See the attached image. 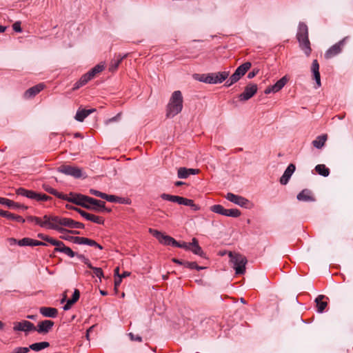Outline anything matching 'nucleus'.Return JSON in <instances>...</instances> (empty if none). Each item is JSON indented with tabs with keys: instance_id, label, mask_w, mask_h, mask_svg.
I'll list each match as a JSON object with an SVG mask.
<instances>
[{
	"instance_id": "1",
	"label": "nucleus",
	"mask_w": 353,
	"mask_h": 353,
	"mask_svg": "<svg viewBox=\"0 0 353 353\" xmlns=\"http://www.w3.org/2000/svg\"><path fill=\"white\" fill-rule=\"evenodd\" d=\"M183 100L181 92L179 90L174 91L172 94V96L167 105V117L172 118L180 113L183 109Z\"/></svg>"
},
{
	"instance_id": "2",
	"label": "nucleus",
	"mask_w": 353,
	"mask_h": 353,
	"mask_svg": "<svg viewBox=\"0 0 353 353\" xmlns=\"http://www.w3.org/2000/svg\"><path fill=\"white\" fill-rule=\"evenodd\" d=\"M43 219H45V228L55 230L61 233L66 231V229L62 228L64 217L46 214L43 216Z\"/></svg>"
},
{
	"instance_id": "3",
	"label": "nucleus",
	"mask_w": 353,
	"mask_h": 353,
	"mask_svg": "<svg viewBox=\"0 0 353 353\" xmlns=\"http://www.w3.org/2000/svg\"><path fill=\"white\" fill-rule=\"evenodd\" d=\"M230 261L233 264L236 274H243L245 272V265L248 262L247 259L242 254L237 253H229Z\"/></svg>"
},
{
	"instance_id": "4",
	"label": "nucleus",
	"mask_w": 353,
	"mask_h": 353,
	"mask_svg": "<svg viewBox=\"0 0 353 353\" xmlns=\"http://www.w3.org/2000/svg\"><path fill=\"white\" fill-rule=\"evenodd\" d=\"M229 72H218L203 74L199 79L200 81L209 84L221 83L229 77Z\"/></svg>"
},
{
	"instance_id": "5",
	"label": "nucleus",
	"mask_w": 353,
	"mask_h": 353,
	"mask_svg": "<svg viewBox=\"0 0 353 353\" xmlns=\"http://www.w3.org/2000/svg\"><path fill=\"white\" fill-rule=\"evenodd\" d=\"M16 193L18 195H21V196H26L28 199L35 200L37 201H48L51 199V197H50L49 196H48L46 194L37 193L34 191L28 190H26V189H24L22 188H18L16 190Z\"/></svg>"
},
{
	"instance_id": "6",
	"label": "nucleus",
	"mask_w": 353,
	"mask_h": 353,
	"mask_svg": "<svg viewBox=\"0 0 353 353\" xmlns=\"http://www.w3.org/2000/svg\"><path fill=\"white\" fill-rule=\"evenodd\" d=\"M149 232L163 245L174 246L176 244V241L174 238L165 235L159 230L150 228Z\"/></svg>"
},
{
	"instance_id": "7",
	"label": "nucleus",
	"mask_w": 353,
	"mask_h": 353,
	"mask_svg": "<svg viewBox=\"0 0 353 353\" xmlns=\"http://www.w3.org/2000/svg\"><path fill=\"white\" fill-rule=\"evenodd\" d=\"M63 197H65V199H62L63 200L74 203L87 209L91 208V206L86 203L87 200L84 199L85 197H88V196H85L80 194L70 193V196L63 194Z\"/></svg>"
},
{
	"instance_id": "8",
	"label": "nucleus",
	"mask_w": 353,
	"mask_h": 353,
	"mask_svg": "<svg viewBox=\"0 0 353 353\" xmlns=\"http://www.w3.org/2000/svg\"><path fill=\"white\" fill-rule=\"evenodd\" d=\"M348 39L347 37H344L343 39L339 41L338 43H335L332 46H331L325 53V58L327 59H332L336 55L339 54L341 52L343 46L345 44L346 40Z\"/></svg>"
},
{
	"instance_id": "9",
	"label": "nucleus",
	"mask_w": 353,
	"mask_h": 353,
	"mask_svg": "<svg viewBox=\"0 0 353 353\" xmlns=\"http://www.w3.org/2000/svg\"><path fill=\"white\" fill-rule=\"evenodd\" d=\"M57 171L66 175L72 176L74 178H80L82 175V171L77 167L68 165H63L57 168Z\"/></svg>"
},
{
	"instance_id": "10",
	"label": "nucleus",
	"mask_w": 353,
	"mask_h": 353,
	"mask_svg": "<svg viewBox=\"0 0 353 353\" xmlns=\"http://www.w3.org/2000/svg\"><path fill=\"white\" fill-rule=\"evenodd\" d=\"M258 88L256 84L249 83L245 88L244 91L239 94V99L240 101H248L251 99L257 92Z\"/></svg>"
},
{
	"instance_id": "11",
	"label": "nucleus",
	"mask_w": 353,
	"mask_h": 353,
	"mask_svg": "<svg viewBox=\"0 0 353 353\" xmlns=\"http://www.w3.org/2000/svg\"><path fill=\"white\" fill-rule=\"evenodd\" d=\"M225 199L229 201L239 205L240 207L247 208L248 205L250 203L249 200L246 198L231 192H228L226 194Z\"/></svg>"
},
{
	"instance_id": "12",
	"label": "nucleus",
	"mask_w": 353,
	"mask_h": 353,
	"mask_svg": "<svg viewBox=\"0 0 353 353\" xmlns=\"http://www.w3.org/2000/svg\"><path fill=\"white\" fill-rule=\"evenodd\" d=\"M87 200V203L91 206L90 210H95V211H107L110 212V210L105 208V202L101 201L100 200L95 199L94 198L88 196L85 197Z\"/></svg>"
},
{
	"instance_id": "13",
	"label": "nucleus",
	"mask_w": 353,
	"mask_h": 353,
	"mask_svg": "<svg viewBox=\"0 0 353 353\" xmlns=\"http://www.w3.org/2000/svg\"><path fill=\"white\" fill-rule=\"evenodd\" d=\"M13 330L14 331H21V332H30L32 330H35L36 327L34 324L28 321H21L20 322L14 323Z\"/></svg>"
},
{
	"instance_id": "14",
	"label": "nucleus",
	"mask_w": 353,
	"mask_h": 353,
	"mask_svg": "<svg viewBox=\"0 0 353 353\" xmlns=\"http://www.w3.org/2000/svg\"><path fill=\"white\" fill-rule=\"evenodd\" d=\"M72 209H74L76 210L78 213H79L83 218H85L86 220L92 221L93 223H97V224H103L104 219L101 216H96L92 214L88 213L85 212L84 210H82L79 208H71Z\"/></svg>"
},
{
	"instance_id": "15",
	"label": "nucleus",
	"mask_w": 353,
	"mask_h": 353,
	"mask_svg": "<svg viewBox=\"0 0 353 353\" xmlns=\"http://www.w3.org/2000/svg\"><path fill=\"white\" fill-rule=\"evenodd\" d=\"M54 322L50 320H44L41 321L38 325L35 330L40 334L48 333L52 328Z\"/></svg>"
},
{
	"instance_id": "16",
	"label": "nucleus",
	"mask_w": 353,
	"mask_h": 353,
	"mask_svg": "<svg viewBox=\"0 0 353 353\" xmlns=\"http://www.w3.org/2000/svg\"><path fill=\"white\" fill-rule=\"evenodd\" d=\"M295 170V165L293 163H290L285 170L283 174L280 178L279 181L281 184L286 185L289 182V180L290 179Z\"/></svg>"
},
{
	"instance_id": "17",
	"label": "nucleus",
	"mask_w": 353,
	"mask_h": 353,
	"mask_svg": "<svg viewBox=\"0 0 353 353\" xmlns=\"http://www.w3.org/2000/svg\"><path fill=\"white\" fill-rule=\"evenodd\" d=\"M18 245L19 246H45L46 243L30 238H23L19 240Z\"/></svg>"
},
{
	"instance_id": "18",
	"label": "nucleus",
	"mask_w": 353,
	"mask_h": 353,
	"mask_svg": "<svg viewBox=\"0 0 353 353\" xmlns=\"http://www.w3.org/2000/svg\"><path fill=\"white\" fill-rule=\"evenodd\" d=\"M0 203L2 205H5L10 208L21 209L23 210L27 209L26 206L19 204L18 203H15L13 201L6 198L0 197Z\"/></svg>"
},
{
	"instance_id": "19",
	"label": "nucleus",
	"mask_w": 353,
	"mask_h": 353,
	"mask_svg": "<svg viewBox=\"0 0 353 353\" xmlns=\"http://www.w3.org/2000/svg\"><path fill=\"white\" fill-rule=\"evenodd\" d=\"M198 173V169L179 168L177 172V176L179 179H186L190 174H196Z\"/></svg>"
},
{
	"instance_id": "20",
	"label": "nucleus",
	"mask_w": 353,
	"mask_h": 353,
	"mask_svg": "<svg viewBox=\"0 0 353 353\" xmlns=\"http://www.w3.org/2000/svg\"><path fill=\"white\" fill-rule=\"evenodd\" d=\"M296 38L298 41L308 39V28L303 22H300L299 24Z\"/></svg>"
},
{
	"instance_id": "21",
	"label": "nucleus",
	"mask_w": 353,
	"mask_h": 353,
	"mask_svg": "<svg viewBox=\"0 0 353 353\" xmlns=\"http://www.w3.org/2000/svg\"><path fill=\"white\" fill-rule=\"evenodd\" d=\"M44 88V85L43 83L37 84L29 89H28L24 93V97L26 99H29L34 97L39 92H41Z\"/></svg>"
},
{
	"instance_id": "22",
	"label": "nucleus",
	"mask_w": 353,
	"mask_h": 353,
	"mask_svg": "<svg viewBox=\"0 0 353 353\" xmlns=\"http://www.w3.org/2000/svg\"><path fill=\"white\" fill-rule=\"evenodd\" d=\"M314 78L318 87L321 86V77L319 73V64L316 59L313 60L311 68Z\"/></svg>"
},
{
	"instance_id": "23",
	"label": "nucleus",
	"mask_w": 353,
	"mask_h": 353,
	"mask_svg": "<svg viewBox=\"0 0 353 353\" xmlns=\"http://www.w3.org/2000/svg\"><path fill=\"white\" fill-rule=\"evenodd\" d=\"M39 312L43 316L55 318L57 316L58 310L54 307H41Z\"/></svg>"
},
{
	"instance_id": "24",
	"label": "nucleus",
	"mask_w": 353,
	"mask_h": 353,
	"mask_svg": "<svg viewBox=\"0 0 353 353\" xmlns=\"http://www.w3.org/2000/svg\"><path fill=\"white\" fill-rule=\"evenodd\" d=\"M296 199L301 201H314V198L312 196L311 191L308 189L303 190L296 196Z\"/></svg>"
},
{
	"instance_id": "25",
	"label": "nucleus",
	"mask_w": 353,
	"mask_h": 353,
	"mask_svg": "<svg viewBox=\"0 0 353 353\" xmlns=\"http://www.w3.org/2000/svg\"><path fill=\"white\" fill-rule=\"evenodd\" d=\"M63 226L68 227L69 228H84V225L82 223L75 221L69 218H65L63 220Z\"/></svg>"
},
{
	"instance_id": "26",
	"label": "nucleus",
	"mask_w": 353,
	"mask_h": 353,
	"mask_svg": "<svg viewBox=\"0 0 353 353\" xmlns=\"http://www.w3.org/2000/svg\"><path fill=\"white\" fill-rule=\"evenodd\" d=\"M190 250H191L194 254L199 255L201 257H205V253L199 246L197 239L195 238L192 239Z\"/></svg>"
},
{
	"instance_id": "27",
	"label": "nucleus",
	"mask_w": 353,
	"mask_h": 353,
	"mask_svg": "<svg viewBox=\"0 0 353 353\" xmlns=\"http://www.w3.org/2000/svg\"><path fill=\"white\" fill-rule=\"evenodd\" d=\"M0 216L6 217L9 220H13V221H15L17 222H21V223L25 222V219L22 216L15 215L12 213L9 212L8 211H4L2 210H0Z\"/></svg>"
},
{
	"instance_id": "28",
	"label": "nucleus",
	"mask_w": 353,
	"mask_h": 353,
	"mask_svg": "<svg viewBox=\"0 0 353 353\" xmlns=\"http://www.w3.org/2000/svg\"><path fill=\"white\" fill-rule=\"evenodd\" d=\"M325 298V296L324 295H319L315 299V303H316L317 307V312L319 313H322L327 305V303L323 301V299Z\"/></svg>"
},
{
	"instance_id": "29",
	"label": "nucleus",
	"mask_w": 353,
	"mask_h": 353,
	"mask_svg": "<svg viewBox=\"0 0 353 353\" xmlns=\"http://www.w3.org/2000/svg\"><path fill=\"white\" fill-rule=\"evenodd\" d=\"M299 46L301 48L302 50L304 51L305 55L308 57L312 51V49L310 48V42L308 39H305L303 40H299Z\"/></svg>"
},
{
	"instance_id": "30",
	"label": "nucleus",
	"mask_w": 353,
	"mask_h": 353,
	"mask_svg": "<svg viewBox=\"0 0 353 353\" xmlns=\"http://www.w3.org/2000/svg\"><path fill=\"white\" fill-rule=\"evenodd\" d=\"M127 54H124L123 56L118 55L117 58L113 59L109 65V70L111 72L115 71L119 67L121 62L123 59L126 57Z\"/></svg>"
},
{
	"instance_id": "31",
	"label": "nucleus",
	"mask_w": 353,
	"mask_h": 353,
	"mask_svg": "<svg viewBox=\"0 0 353 353\" xmlns=\"http://www.w3.org/2000/svg\"><path fill=\"white\" fill-rule=\"evenodd\" d=\"M92 78L90 77V76L88 74V73H85V74H83L81 78L80 79L77 81L74 85V87H73V90H76L79 88H80L81 87H82L83 85H85L90 80H91Z\"/></svg>"
},
{
	"instance_id": "32",
	"label": "nucleus",
	"mask_w": 353,
	"mask_h": 353,
	"mask_svg": "<svg viewBox=\"0 0 353 353\" xmlns=\"http://www.w3.org/2000/svg\"><path fill=\"white\" fill-rule=\"evenodd\" d=\"M50 346V343L46 341L32 343L29 346V350L31 349L33 351L39 352Z\"/></svg>"
},
{
	"instance_id": "33",
	"label": "nucleus",
	"mask_w": 353,
	"mask_h": 353,
	"mask_svg": "<svg viewBox=\"0 0 353 353\" xmlns=\"http://www.w3.org/2000/svg\"><path fill=\"white\" fill-rule=\"evenodd\" d=\"M326 140H327L326 134H323V135L319 136L316 138V139H314L312 141V145L316 148L320 149L324 145Z\"/></svg>"
},
{
	"instance_id": "34",
	"label": "nucleus",
	"mask_w": 353,
	"mask_h": 353,
	"mask_svg": "<svg viewBox=\"0 0 353 353\" xmlns=\"http://www.w3.org/2000/svg\"><path fill=\"white\" fill-rule=\"evenodd\" d=\"M252 64L250 62L247 61L244 63L239 65L236 69V72H237L240 76L242 77L245 74V73L249 70V69L251 68Z\"/></svg>"
},
{
	"instance_id": "35",
	"label": "nucleus",
	"mask_w": 353,
	"mask_h": 353,
	"mask_svg": "<svg viewBox=\"0 0 353 353\" xmlns=\"http://www.w3.org/2000/svg\"><path fill=\"white\" fill-rule=\"evenodd\" d=\"M288 82V79L286 77H283L281 79H280L275 84H274L272 86V89L274 90V92H277L279 90H281L285 85Z\"/></svg>"
},
{
	"instance_id": "36",
	"label": "nucleus",
	"mask_w": 353,
	"mask_h": 353,
	"mask_svg": "<svg viewBox=\"0 0 353 353\" xmlns=\"http://www.w3.org/2000/svg\"><path fill=\"white\" fill-rule=\"evenodd\" d=\"M42 187L43 189L45 191L48 192V193L52 194L59 199H65V197H63V194L57 192L56 190L50 187L49 185L43 184Z\"/></svg>"
},
{
	"instance_id": "37",
	"label": "nucleus",
	"mask_w": 353,
	"mask_h": 353,
	"mask_svg": "<svg viewBox=\"0 0 353 353\" xmlns=\"http://www.w3.org/2000/svg\"><path fill=\"white\" fill-rule=\"evenodd\" d=\"M315 170L319 174L323 176H327L330 174V170L323 164H319L316 165Z\"/></svg>"
},
{
	"instance_id": "38",
	"label": "nucleus",
	"mask_w": 353,
	"mask_h": 353,
	"mask_svg": "<svg viewBox=\"0 0 353 353\" xmlns=\"http://www.w3.org/2000/svg\"><path fill=\"white\" fill-rule=\"evenodd\" d=\"M161 198L163 200L179 204L181 196L163 193L161 194Z\"/></svg>"
},
{
	"instance_id": "39",
	"label": "nucleus",
	"mask_w": 353,
	"mask_h": 353,
	"mask_svg": "<svg viewBox=\"0 0 353 353\" xmlns=\"http://www.w3.org/2000/svg\"><path fill=\"white\" fill-rule=\"evenodd\" d=\"M104 69V65L98 64L95 65L93 68H92L88 73L90 76V77L92 79L94 77V76L101 72Z\"/></svg>"
},
{
	"instance_id": "40",
	"label": "nucleus",
	"mask_w": 353,
	"mask_h": 353,
	"mask_svg": "<svg viewBox=\"0 0 353 353\" xmlns=\"http://www.w3.org/2000/svg\"><path fill=\"white\" fill-rule=\"evenodd\" d=\"M28 221L31 223H35L37 225H39V226L44 228L45 226V219H43V220L41 218L33 216H29L27 218Z\"/></svg>"
},
{
	"instance_id": "41",
	"label": "nucleus",
	"mask_w": 353,
	"mask_h": 353,
	"mask_svg": "<svg viewBox=\"0 0 353 353\" xmlns=\"http://www.w3.org/2000/svg\"><path fill=\"white\" fill-rule=\"evenodd\" d=\"M54 252H62L71 258L75 256L76 255V253L67 246L62 248V249H54Z\"/></svg>"
},
{
	"instance_id": "42",
	"label": "nucleus",
	"mask_w": 353,
	"mask_h": 353,
	"mask_svg": "<svg viewBox=\"0 0 353 353\" xmlns=\"http://www.w3.org/2000/svg\"><path fill=\"white\" fill-rule=\"evenodd\" d=\"M210 210L214 213L221 215H224L225 212V209L221 205L219 204L212 205L210 207Z\"/></svg>"
},
{
	"instance_id": "43",
	"label": "nucleus",
	"mask_w": 353,
	"mask_h": 353,
	"mask_svg": "<svg viewBox=\"0 0 353 353\" xmlns=\"http://www.w3.org/2000/svg\"><path fill=\"white\" fill-rule=\"evenodd\" d=\"M88 116V115L86 114L85 110H78L74 119L77 121L82 122Z\"/></svg>"
},
{
	"instance_id": "44",
	"label": "nucleus",
	"mask_w": 353,
	"mask_h": 353,
	"mask_svg": "<svg viewBox=\"0 0 353 353\" xmlns=\"http://www.w3.org/2000/svg\"><path fill=\"white\" fill-rule=\"evenodd\" d=\"M241 215V212L238 209H225L224 216L230 217H239Z\"/></svg>"
},
{
	"instance_id": "45",
	"label": "nucleus",
	"mask_w": 353,
	"mask_h": 353,
	"mask_svg": "<svg viewBox=\"0 0 353 353\" xmlns=\"http://www.w3.org/2000/svg\"><path fill=\"white\" fill-rule=\"evenodd\" d=\"M79 241L78 245H88L89 246H92V245H94V241L85 237H80L77 239Z\"/></svg>"
},
{
	"instance_id": "46",
	"label": "nucleus",
	"mask_w": 353,
	"mask_h": 353,
	"mask_svg": "<svg viewBox=\"0 0 353 353\" xmlns=\"http://www.w3.org/2000/svg\"><path fill=\"white\" fill-rule=\"evenodd\" d=\"M103 199L107 200L109 202H119L120 198L114 195H109L104 193Z\"/></svg>"
},
{
	"instance_id": "47",
	"label": "nucleus",
	"mask_w": 353,
	"mask_h": 353,
	"mask_svg": "<svg viewBox=\"0 0 353 353\" xmlns=\"http://www.w3.org/2000/svg\"><path fill=\"white\" fill-rule=\"evenodd\" d=\"M50 244L56 246L54 249H62V248L65 247V244L62 241H57L54 239H52V240H50Z\"/></svg>"
},
{
	"instance_id": "48",
	"label": "nucleus",
	"mask_w": 353,
	"mask_h": 353,
	"mask_svg": "<svg viewBox=\"0 0 353 353\" xmlns=\"http://www.w3.org/2000/svg\"><path fill=\"white\" fill-rule=\"evenodd\" d=\"M174 247L183 248L186 250H190V248L191 247V243H187L185 242L180 243L176 241V244H175Z\"/></svg>"
},
{
	"instance_id": "49",
	"label": "nucleus",
	"mask_w": 353,
	"mask_h": 353,
	"mask_svg": "<svg viewBox=\"0 0 353 353\" xmlns=\"http://www.w3.org/2000/svg\"><path fill=\"white\" fill-rule=\"evenodd\" d=\"M61 238L64 239V240H66V241H70L73 242L75 244H78L79 241L77 239H79V236H65V235H63V236H61Z\"/></svg>"
},
{
	"instance_id": "50",
	"label": "nucleus",
	"mask_w": 353,
	"mask_h": 353,
	"mask_svg": "<svg viewBox=\"0 0 353 353\" xmlns=\"http://www.w3.org/2000/svg\"><path fill=\"white\" fill-rule=\"evenodd\" d=\"M28 352L29 347H18L14 348L11 353H28Z\"/></svg>"
},
{
	"instance_id": "51",
	"label": "nucleus",
	"mask_w": 353,
	"mask_h": 353,
	"mask_svg": "<svg viewBox=\"0 0 353 353\" xmlns=\"http://www.w3.org/2000/svg\"><path fill=\"white\" fill-rule=\"evenodd\" d=\"M93 272L96 276H97L100 280L103 276V270L100 268H96L94 267L93 269Z\"/></svg>"
},
{
	"instance_id": "52",
	"label": "nucleus",
	"mask_w": 353,
	"mask_h": 353,
	"mask_svg": "<svg viewBox=\"0 0 353 353\" xmlns=\"http://www.w3.org/2000/svg\"><path fill=\"white\" fill-rule=\"evenodd\" d=\"M79 296H80L79 291L77 289H75L74 291V293L72 294V299H70L72 301H73L74 303H76L79 300Z\"/></svg>"
},
{
	"instance_id": "53",
	"label": "nucleus",
	"mask_w": 353,
	"mask_h": 353,
	"mask_svg": "<svg viewBox=\"0 0 353 353\" xmlns=\"http://www.w3.org/2000/svg\"><path fill=\"white\" fill-rule=\"evenodd\" d=\"M128 336L130 337V340L134 341H138V342H141L142 341V337L140 336H135L133 333L132 332H130L128 334Z\"/></svg>"
},
{
	"instance_id": "54",
	"label": "nucleus",
	"mask_w": 353,
	"mask_h": 353,
	"mask_svg": "<svg viewBox=\"0 0 353 353\" xmlns=\"http://www.w3.org/2000/svg\"><path fill=\"white\" fill-rule=\"evenodd\" d=\"M13 30L17 32H21L22 29L21 28V22L20 21H16L12 25Z\"/></svg>"
},
{
	"instance_id": "55",
	"label": "nucleus",
	"mask_w": 353,
	"mask_h": 353,
	"mask_svg": "<svg viewBox=\"0 0 353 353\" xmlns=\"http://www.w3.org/2000/svg\"><path fill=\"white\" fill-rule=\"evenodd\" d=\"M230 78L232 82L236 83L241 78V77L237 72L234 71V72L230 76Z\"/></svg>"
},
{
	"instance_id": "56",
	"label": "nucleus",
	"mask_w": 353,
	"mask_h": 353,
	"mask_svg": "<svg viewBox=\"0 0 353 353\" xmlns=\"http://www.w3.org/2000/svg\"><path fill=\"white\" fill-rule=\"evenodd\" d=\"M90 193L92 195H94L96 196H99L101 199H103V194L104 193L101 192H99L98 190H94V189H90Z\"/></svg>"
},
{
	"instance_id": "57",
	"label": "nucleus",
	"mask_w": 353,
	"mask_h": 353,
	"mask_svg": "<svg viewBox=\"0 0 353 353\" xmlns=\"http://www.w3.org/2000/svg\"><path fill=\"white\" fill-rule=\"evenodd\" d=\"M37 236H38L39 238H40V239H41L44 240V241H47V242L50 243V240H52V238L49 237L48 236L45 235V234H42V233H39V234H37Z\"/></svg>"
},
{
	"instance_id": "58",
	"label": "nucleus",
	"mask_w": 353,
	"mask_h": 353,
	"mask_svg": "<svg viewBox=\"0 0 353 353\" xmlns=\"http://www.w3.org/2000/svg\"><path fill=\"white\" fill-rule=\"evenodd\" d=\"M121 113H118L115 117L111 118V119H109L108 120H107L105 121V123L106 124H108L110 122H114V121H119L120 117H121Z\"/></svg>"
},
{
	"instance_id": "59",
	"label": "nucleus",
	"mask_w": 353,
	"mask_h": 353,
	"mask_svg": "<svg viewBox=\"0 0 353 353\" xmlns=\"http://www.w3.org/2000/svg\"><path fill=\"white\" fill-rule=\"evenodd\" d=\"M196 263V262L185 261L184 262V266L190 269H195Z\"/></svg>"
},
{
	"instance_id": "60",
	"label": "nucleus",
	"mask_w": 353,
	"mask_h": 353,
	"mask_svg": "<svg viewBox=\"0 0 353 353\" xmlns=\"http://www.w3.org/2000/svg\"><path fill=\"white\" fill-rule=\"evenodd\" d=\"M74 303L73 301H72L70 299H68L66 302V304L63 307V310H70Z\"/></svg>"
},
{
	"instance_id": "61",
	"label": "nucleus",
	"mask_w": 353,
	"mask_h": 353,
	"mask_svg": "<svg viewBox=\"0 0 353 353\" xmlns=\"http://www.w3.org/2000/svg\"><path fill=\"white\" fill-rule=\"evenodd\" d=\"M259 70L258 69H254L252 72H249L248 74V79L254 78L258 73Z\"/></svg>"
},
{
	"instance_id": "62",
	"label": "nucleus",
	"mask_w": 353,
	"mask_h": 353,
	"mask_svg": "<svg viewBox=\"0 0 353 353\" xmlns=\"http://www.w3.org/2000/svg\"><path fill=\"white\" fill-rule=\"evenodd\" d=\"M187 206L191 207L195 211H196L199 209V208L196 205L194 204V201L192 199H190Z\"/></svg>"
},
{
	"instance_id": "63",
	"label": "nucleus",
	"mask_w": 353,
	"mask_h": 353,
	"mask_svg": "<svg viewBox=\"0 0 353 353\" xmlns=\"http://www.w3.org/2000/svg\"><path fill=\"white\" fill-rule=\"evenodd\" d=\"M75 256H77V258L79 259L83 263H88V258H86L83 254L76 253Z\"/></svg>"
},
{
	"instance_id": "64",
	"label": "nucleus",
	"mask_w": 353,
	"mask_h": 353,
	"mask_svg": "<svg viewBox=\"0 0 353 353\" xmlns=\"http://www.w3.org/2000/svg\"><path fill=\"white\" fill-rule=\"evenodd\" d=\"M190 199L181 196L179 205H187Z\"/></svg>"
}]
</instances>
